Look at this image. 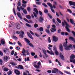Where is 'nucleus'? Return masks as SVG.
I'll use <instances>...</instances> for the list:
<instances>
[{
  "mask_svg": "<svg viewBox=\"0 0 75 75\" xmlns=\"http://www.w3.org/2000/svg\"><path fill=\"white\" fill-rule=\"evenodd\" d=\"M17 14L18 17L20 19H21V20H23V17H22V16H21V15L20 13L19 12H18L17 13Z\"/></svg>",
  "mask_w": 75,
  "mask_h": 75,
  "instance_id": "9d476101",
  "label": "nucleus"
},
{
  "mask_svg": "<svg viewBox=\"0 0 75 75\" xmlns=\"http://www.w3.org/2000/svg\"><path fill=\"white\" fill-rule=\"evenodd\" d=\"M44 12L45 13H48V10H47V9H44Z\"/></svg>",
  "mask_w": 75,
  "mask_h": 75,
  "instance_id": "37998d69",
  "label": "nucleus"
},
{
  "mask_svg": "<svg viewBox=\"0 0 75 75\" xmlns=\"http://www.w3.org/2000/svg\"><path fill=\"white\" fill-rule=\"evenodd\" d=\"M16 27L17 29H20V28H21L20 25L18 23H17L16 24Z\"/></svg>",
  "mask_w": 75,
  "mask_h": 75,
  "instance_id": "f8f14e48",
  "label": "nucleus"
},
{
  "mask_svg": "<svg viewBox=\"0 0 75 75\" xmlns=\"http://www.w3.org/2000/svg\"><path fill=\"white\" fill-rule=\"evenodd\" d=\"M13 11L14 15L16 16V11H15V9L14 8L13 9Z\"/></svg>",
  "mask_w": 75,
  "mask_h": 75,
  "instance_id": "de8ad7c7",
  "label": "nucleus"
},
{
  "mask_svg": "<svg viewBox=\"0 0 75 75\" xmlns=\"http://www.w3.org/2000/svg\"><path fill=\"white\" fill-rule=\"evenodd\" d=\"M47 52L49 54H50V55H54V52L52 51V50H51L50 51H50H49V50H47Z\"/></svg>",
  "mask_w": 75,
  "mask_h": 75,
  "instance_id": "2eb2a0df",
  "label": "nucleus"
},
{
  "mask_svg": "<svg viewBox=\"0 0 75 75\" xmlns=\"http://www.w3.org/2000/svg\"><path fill=\"white\" fill-rule=\"evenodd\" d=\"M52 38L54 42H57V41H58V38L54 36H52Z\"/></svg>",
  "mask_w": 75,
  "mask_h": 75,
  "instance_id": "6e6552de",
  "label": "nucleus"
},
{
  "mask_svg": "<svg viewBox=\"0 0 75 75\" xmlns=\"http://www.w3.org/2000/svg\"><path fill=\"white\" fill-rule=\"evenodd\" d=\"M42 50L44 54H46V50H45L43 49H42Z\"/></svg>",
  "mask_w": 75,
  "mask_h": 75,
  "instance_id": "72a5a7b5",
  "label": "nucleus"
},
{
  "mask_svg": "<svg viewBox=\"0 0 75 75\" xmlns=\"http://www.w3.org/2000/svg\"><path fill=\"white\" fill-rule=\"evenodd\" d=\"M17 5L18 6H21V3L20 1L18 2Z\"/></svg>",
  "mask_w": 75,
  "mask_h": 75,
  "instance_id": "a18cd8bd",
  "label": "nucleus"
},
{
  "mask_svg": "<svg viewBox=\"0 0 75 75\" xmlns=\"http://www.w3.org/2000/svg\"><path fill=\"white\" fill-rule=\"evenodd\" d=\"M13 38L14 39V40H17V38L15 36H13Z\"/></svg>",
  "mask_w": 75,
  "mask_h": 75,
  "instance_id": "c03bdc74",
  "label": "nucleus"
},
{
  "mask_svg": "<svg viewBox=\"0 0 75 75\" xmlns=\"http://www.w3.org/2000/svg\"><path fill=\"white\" fill-rule=\"evenodd\" d=\"M14 72L15 73H16L17 75H19L20 74V72L17 70H15Z\"/></svg>",
  "mask_w": 75,
  "mask_h": 75,
  "instance_id": "4be33fe9",
  "label": "nucleus"
},
{
  "mask_svg": "<svg viewBox=\"0 0 75 75\" xmlns=\"http://www.w3.org/2000/svg\"><path fill=\"white\" fill-rule=\"evenodd\" d=\"M26 17L28 19H30L31 18V16L29 15L26 16Z\"/></svg>",
  "mask_w": 75,
  "mask_h": 75,
  "instance_id": "473e14b6",
  "label": "nucleus"
},
{
  "mask_svg": "<svg viewBox=\"0 0 75 75\" xmlns=\"http://www.w3.org/2000/svg\"><path fill=\"white\" fill-rule=\"evenodd\" d=\"M1 44H2V45H4V44H6L5 40H4V39H2L1 40Z\"/></svg>",
  "mask_w": 75,
  "mask_h": 75,
  "instance_id": "aec40b11",
  "label": "nucleus"
},
{
  "mask_svg": "<svg viewBox=\"0 0 75 75\" xmlns=\"http://www.w3.org/2000/svg\"><path fill=\"white\" fill-rule=\"evenodd\" d=\"M33 11H35V12L36 13H35L33 12V14L34 15V16H35V17H37V15H38V11L37 10V9L36 8H34V9Z\"/></svg>",
  "mask_w": 75,
  "mask_h": 75,
  "instance_id": "423d86ee",
  "label": "nucleus"
},
{
  "mask_svg": "<svg viewBox=\"0 0 75 75\" xmlns=\"http://www.w3.org/2000/svg\"><path fill=\"white\" fill-rule=\"evenodd\" d=\"M52 30L51 29L50 30L51 31V32H53L54 33V31H56L57 30V29L55 28H52Z\"/></svg>",
  "mask_w": 75,
  "mask_h": 75,
  "instance_id": "b1692460",
  "label": "nucleus"
},
{
  "mask_svg": "<svg viewBox=\"0 0 75 75\" xmlns=\"http://www.w3.org/2000/svg\"><path fill=\"white\" fill-rule=\"evenodd\" d=\"M24 20H25V21H26V22H28V21L26 18H24L23 19Z\"/></svg>",
  "mask_w": 75,
  "mask_h": 75,
  "instance_id": "e2e57ef3",
  "label": "nucleus"
},
{
  "mask_svg": "<svg viewBox=\"0 0 75 75\" xmlns=\"http://www.w3.org/2000/svg\"><path fill=\"white\" fill-rule=\"evenodd\" d=\"M4 70L5 71L7 72V71H8V69L7 68H5L4 69Z\"/></svg>",
  "mask_w": 75,
  "mask_h": 75,
  "instance_id": "c9c22d12",
  "label": "nucleus"
},
{
  "mask_svg": "<svg viewBox=\"0 0 75 75\" xmlns=\"http://www.w3.org/2000/svg\"><path fill=\"white\" fill-rule=\"evenodd\" d=\"M22 3L23 4H26V3H27V1H25L24 0H22Z\"/></svg>",
  "mask_w": 75,
  "mask_h": 75,
  "instance_id": "5fc2aeb1",
  "label": "nucleus"
},
{
  "mask_svg": "<svg viewBox=\"0 0 75 75\" xmlns=\"http://www.w3.org/2000/svg\"><path fill=\"white\" fill-rule=\"evenodd\" d=\"M57 20L59 24H61V20H59V18H57Z\"/></svg>",
  "mask_w": 75,
  "mask_h": 75,
  "instance_id": "bb28decb",
  "label": "nucleus"
},
{
  "mask_svg": "<svg viewBox=\"0 0 75 75\" xmlns=\"http://www.w3.org/2000/svg\"><path fill=\"white\" fill-rule=\"evenodd\" d=\"M19 69H23L24 67L21 65H19L18 66Z\"/></svg>",
  "mask_w": 75,
  "mask_h": 75,
  "instance_id": "5701e85b",
  "label": "nucleus"
},
{
  "mask_svg": "<svg viewBox=\"0 0 75 75\" xmlns=\"http://www.w3.org/2000/svg\"><path fill=\"white\" fill-rule=\"evenodd\" d=\"M27 35H28V37H30V38L31 39H32V40H33V37H32V35H31V34H30V33L28 32L27 33Z\"/></svg>",
  "mask_w": 75,
  "mask_h": 75,
  "instance_id": "dca6fc26",
  "label": "nucleus"
},
{
  "mask_svg": "<svg viewBox=\"0 0 75 75\" xmlns=\"http://www.w3.org/2000/svg\"><path fill=\"white\" fill-rule=\"evenodd\" d=\"M39 30L40 31H43V28L42 27H40L39 28Z\"/></svg>",
  "mask_w": 75,
  "mask_h": 75,
  "instance_id": "f704fd0d",
  "label": "nucleus"
},
{
  "mask_svg": "<svg viewBox=\"0 0 75 75\" xmlns=\"http://www.w3.org/2000/svg\"><path fill=\"white\" fill-rule=\"evenodd\" d=\"M17 9L19 11H20V7L17 6Z\"/></svg>",
  "mask_w": 75,
  "mask_h": 75,
  "instance_id": "6e6d98bb",
  "label": "nucleus"
},
{
  "mask_svg": "<svg viewBox=\"0 0 75 75\" xmlns=\"http://www.w3.org/2000/svg\"><path fill=\"white\" fill-rule=\"evenodd\" d=\"M47 41L49 42V43H50V42H51V39H50V37L48 38Z\"/></svg>",
  "mask_w": 75,
  "mask_h": 75,
  "instance_id": "58836bf2",
  "label": "nucleus"
},
{
  "mask_svg": "<svg viewBox=\"0 0 75 75\" xmlns=\"http://www.w3.org/2000/svg\"><path fill=\"white\" fill-rule=\"evenodd\" d=\"M31 55L32 56H34L35 55V53L31 52Z\"/></svg>",
  "mask_w": 75,
  "mask_h": 75,
  "instance_id": "0e129e2a",
  "label": "nucleus"
},
{
  "mask_svg": "<svg viewBox=\"0 0 75 75\" xmlns=\"http://www.w3.org/2000/svg\"><path fill=\"white\" fill-rule=\"evenodd\" d=\"M18 45H19V46H20V47H22L21 44V42H20V41H18Z\"/></svg>",
  "mask_w": 75,
  "mask_h": 75,
  "instance_id": "4c0bfd02",
  "label": "nucleus"
},
{
  "mask_svg": "<svg viewBox=\"0 0 75 75\" xmlns=\"http://www.w3.org/2000/svg\"><path fill=\"white\" fill-rule=\"evenodd\" d=\"M47 4L50 7L51 10L52 11L53 13H55V11H54V9H52V8H53V6H52V4H51L50 3H47Z\"/></svg>",
  "mask_w": 75,
  "mask_h": 75,
  "instance_id": "39448f33",
  "label": "nucleus"
},
{
  "mask_svg": "<svg viewBox=\"0 0 75 75\" xmlns=\"http://www.w3.org/2000/svg\"><path fill=\"white\" fill-rule=\"evenodd\" d=\"M26 52V51H25V50L24 49V48H23L22 51V53L23 54V56H25V57H26L27 56V55L25 54Z\"/></svg>",
  "mask_w": 75,
  "mask_h": 75,
  "instance_id": "1a4fd4ad",
  "label": "nucleus"
},
{
  "mask_svg": "<svg viewBox=\"0 0 75 75\" xmlns=\"http://www.w3.org/2000/svg\"><path fill=\"white\" fill-rule=\"evenodd\" d=\"M63 47L62 46V45L60 44L59 45V49L61 51H63Z\"/></svg>",
  "mask_w": 75,
  "mask_h": 75,
  "instance_id": "a211bd4d",
  "label": "nucleus"
},
{
  "mask_svg": "<svg viewBox=\"0 0 75 75\" xmlns=\"http://www.w3.org/2000/svg\"><path fill=\"white\" fill-rule=\"evenodd\" d=\"M55 53L56 55H58L59 54V53H58V51L57 50H55Z\"/></svg>",
  "mask_w": 75,
  "mask_h": 75,
  "instance_id": "ea45409f",
  "label": "nucleus"
},
{
  "mask_svg": "<svg viewBox=\"0 0 75 75\" xmlns=\"http://www.w3.org/2000/svg\"><path fill=\"white\" fill-rule=\"evenodd\" d=\"M35 34L36 36H37V37H40V35L38 34H37V33H35Z\"/></svg>",
  "mask_w": 75,
  "mask_h": 75,
  "instance_id": "8fccbe9b",
  "label": "nucleus"
},
{
  "mask_svg": "<svg viewBox=\"0 0 75 75\" xmlns=\"http://www.w3.org/2000/svg\"><path fill=\"white\" fill-rule=\"evenodd\" d=\"M58 71V69L55 68H54L53 70H52V74H55V73H57V72Z\"/></svg>",
  "mask_w": 75,
  "mask_h": 75,
  "instance_id": "9b49d317",
  "label": "nucleus"
},
{
  "mask_svg": "<svg viewBox=\"0 0 75 75\" xmlns=\"http://www.w3.org/2000/svg\"><path fill=\"white\" fill-rule=\"evenodd\" d=\"M68 39H66L65 41H66V42H64L63 44V46L65 47V49L66 50H69V48H72V45H69L68 46H67V42Z\"/></svg>",
  "mask_w": 75,
  "mask_h": 75,
  "instance_id": "f257e3e1",
  "label": "nucleus"
},
{
  "mask_svg": "<svg viewBox=\"0 0 75 75\" xmlns=\"http://www.w3.org/2000/svg\"><path fill=\"white\" fill-rule=\"evenodd\" d=\"M26 26H27V27H30V28H31V25H30L28 23H26Z\"/></svg>",
  "mask_w": 75,
  "mask_h": 75,
  "instance_id": "7c9ffc66",
  "label": "nucleus"
},
{
  "mask_svg": "<svg viewBox=\"0 0 75 75\" xmlns=\"http://www.w3.org/2000/svg\"><path fill=\"white\" fill-rule=\"evenodd\" d=\"M64 22H62V25L63 27H64L65 26V25H66V28L67 31L69 32H70V30H69V29L68 28V27H69V25L66 22V21H65L64 20Z\"/></svg>",
  "mask_w": 75,
  "mask_h": 75,
  "instance_id": "f03ea898",
  "label": "nucleus"
},
{
  "mask_svg": "<svg viewBox=\"0 0 75 75\" xmlns=\"http://www.w3.org/2000/svg\"><path fill=\"white\" fill-rule=\"evenodd\" d=\"M3 55V52L1 51H0V55L2 56Z\"/></svg>",
  "mask_w": 75,
  "mask_h": 75,
  "instance_id": "69168bd1",
  "label": "nucleus"
},
{
  "mask_svg": "<svg viewBox=\"0 0 75 75\" xmlns=\"http://www.w3.org/2000/svg\"><path fill=\"white\" fill-rule=\"evenodd\" d=\"M60 57L61 58V59L62 60H64V56L62 55V54L61 53H60Z\"/></svg>",
  "mask_w": 75,
  "mask_h": 75,
  "instance_id": "6ab92c4d",
  "label": "nucleus"
},
{
  "mask_svg": "<svg viewBox=\"0 0 75 75\" xmlns=\"http://www.w3.org/2000/svg\"><path fill=\"white\" fill-rule=\"evenodd\" d=\"M9 72H7V74H8V75H10L12 74V71H9Z\"/></svg>",
  "mask_w": 75,
  "mask_h": 75,
  "instance_id": "c85d7f7f",
  "label": "nucleus"
},
{
  "mask_svg": "<svg viewBox=\"0 0 75 75\" xmlns=\"http://www.w3.org/2000/svg\"><path fill=\"white\" fill-rule=\"evenodd\" d=\"M20 8H21V10L22 11H23L24 10V8H23V7H22V6H21V7H20Z\"/></svg>",
  "mask_w": 75,
  "mask_h": 75,
  "instance_id": "338daca9",
  "label": "nucleus"
},
{
  "mask_svg": "<svg viewBox=\"0 0 75 75\" xmlns=\"http://www.w3.org/2000/svg\"><path fill=\"white\" fill-rule=\"evenodd\" d=\"M75 58V56L74 54H71L70 57V62H72L73 64H75V59H74Z\"/></svg>",
  "mask_w": 75,
  "mask_h": 75,
  "instance_id": "7ed1b4c3",
  "label": "nucleus"
},
{
  "mask_svg": "<svg viewBox=\"0 0 75 75\" xmlns=\"http://www.w3.org/2000/svg\"><path fill=\"white\" fill-rule=\"evenodd\" d=\"M69 4L70 6H75V2H73L71 1H69Z\"/></svg>",
  "mask_w": 75,
  "mask_h": 75,
  "instance_id": "f3484780",
  "label": "nucleus"
},
{
  "mask_svg": "<svg viewBox=\"0 0 75 75\" xmlns=\"http://www.w3.org/2000/svg\"><path fill=\"white\" fill-rule=\"evenodd\" d=\"M42 5L45 6V7H48V6H47V5L44 3L42 4Z\"/></svg>",
  "mask_w": 75,
  "mask_h": 75,
  "instance_id": "3c124183",
  "label": "nucleus"
},
{
  "mask_svg": "<svg viewBox=\"0 0 75 75\" xmlns=\"http://www.w3.org/2000/svg\"><path fill=\"white\" fill-rule=\"evenodd\" d=\"M30 32L31 34H32V35H34V33H33V32L32 31L30 30Z\"/></svg>",
  "mask_w": 75,
  "mask_h": 75,
  "instance_id": "052dcab7",
  "label": "nucleus"
},
{
  "mask_svg": "<svg viewBox=\"0 0 75 75\" xmlns=\"http://www.w3.org/2000/svg\"><path fill=\"white\" fill-rule=\"evenodd\" d=\"M23 12L24 14H27V11L25 9L23 11Z\"/></svg>",
  "mask_w": 75,
  "mask_h": 75,
  "instance_id": "4d7b16f0",
  "label": "nucleus"
},
{
  "mask_svg": "<svg viewBox=\"0 0 75 75\" xmlns=\"http://www.w3.org/2000/svg\"><path fill=\"white\" fill-rule=\"evenodd\" d=\"M64 73H66V74H68L69 75H71V73L69 71H64Z\"/></svg>",
  "mask_w": 75,
  "mask_h": 75,
  "instance_id": "393cba45",
  "label": "nucleus"
},
{
  "mask_svg": "<svg viewBox=\"0 0 75 75\" xmlns=\"http://www.w3.org/2000/svg\"><path fill=\"white\" fill-rule=\"evenodd\" d=\"M39 13L40 15H41V16H42V12H41V11H39Z\"/></svg>",
  "mask_w": 75,
  "mask_h": 75,
  "instance_id": "680f3d73",
  "label": "nucleus"
},
{
  "mask_svg": "<svg viewBox=\"0 0 75 75\" xmlns=\"http://www.w3.org/2000/svg\"><path fill=\"white\" fill-rule=\"evenodd\" d=\"M54 4L53 5V6L54 7V8H56L55 7V5L57 4V2H54Z\"/></svg>",
  "mask_w": 75,
  "mask_h": 75,
  "instance_id": "c756f323",
  "label": "nucleus"
},
{
  "mask_svg": "<svg viewBox=\"0 0 75 75\" xmlns=\"http://www.w3.org/2000/svg\"><path fill=\"white\" fill-rule=\"evenodd\" d=\"M38 21L39 22H41L42 23L44 21V18H42V17L41 16L39 18Z\"/></svg>",
  "mask_w": 75,
  "mask_h": 75,
  "instance_id": "ddd939ff",
  "label": "nucleus"
},
{
  "mask_svg": "<svg viewBox=\"0 0 75 75\" xmlns=\"http://www.w3.org/2000/svg\"><path fill=\"white\" fill-rule=\"evenodd\" d=\"M25 61H27H27H30V59H29V57H28L27 58H25Z\"/></svg>",
  "mask_w": 75,
  "mask_h": 75,
  "instance_id": "603ef678",
  "label": "nucleus"
},
{
  "mask_svg": "<svg viewBox=\"0 0 75 75\" xmlns=\"http://www.w3.org/2000/svg\"><path fill=\"white\" fill-rule=\"evenodd\" d=\"M42 2H40V1H38V2H36V4H38L39 5H40V4H41V3Z\"/></svg>",
  "mask_w": 75,
  "mask_h": 75,
  "instance_id": "a19ab883",
  "label": "nucleus"
},
{
  "mask_svg": "<svg viewBox=\"0 0 75 75\" xmlns=\"http://www.w3.org/2000/svg\"><path fill=\"white\" fill-rule=\"evenodd\" d=\"M36 63H37V62H34L33 63V65L35 68H37V69H38L40 67H39V66H37V65H36Z\"/></svg>",
  "mask_w": 75,
  "mask_h": 75,
  "instance_id": "0eeeda50",
  "label": "nucleus"
},
{
  "mask_svg": "<svg viewBox=\"0 0 75 75\" xmlns=\"http://www.w3.org/2000/svg\"><path fill=\"white\" fill-rule=\"evenodd\" d=\"M46 32L47 33V34H50V30H49V29H46L45 30Z\"/></svg>",
  "mask_w": 75,
  "mask_h": 75,
  "instance_id": "2f4dec72",
  "label": "nucleus"
},
{
  "mask_svg": "<svg viewBox=\"0 0 75 75\" xmlns=\"http://www.w3.org/2000/svg\"><path fill=\"white\" fill-rule=\"evenodd\" d=\"M4 59L5 61H7L8 59V57L7 56H4Z\"/></svg>",
  "mask_w": 75,
  "mask_h": 75,
  "instance_id": "cd10ccee",
  "label": "nucleus"
},
{
  "mask_svg": "<svg viewBox=\"0 0 75 75\" xmlns=\"http://www.w3.org/2000/svg\"><path fill=\"white\" fill-rule=\"evenodd\" d=\"M22 6L23 8H25L26 7V4H22Z\"/></svg>",
  "mask_w": 75,
  "mask_h": 75,
  "instance_id": "09e8293b",
  "label": "nucleus"
},
{
  "mask_svg": "<svg viewBox=\"0 0 75 75\" xmlns=\"http://www.w3.org/2000/svg\"><path fill=\"white\" fill-rule=\"evenodd\" d=\"M23 35H23V34H22V35H19V36H20V38H23Z\"/></svg>",
  "mask_w": 75,
  "mask_h": 75,
  "instance_id": "774afa93",
  "label": "nucleus"
},
{
  "mask_svg": "<svg viewBox=\"0 0 75 75\" xmlns=\"http://www.w3.org/2000/svg\"><path fill=\"white\" fill-rule=\"evenodd\" d=\"M27 10H28V11H30V10H31V9H30V7H28L27 8Z\"/></svg>",
  "mask_w": 75,
  "mask_h": 75,
  "instance_id": "13d9d810",
  "label": "nucleus"
},
{
  "mask_svg": "<svg viewBox=\"0 0 75 75\" xmlns=\"http://www.w3.org/2000/svg\"><path fill=\"white\" fill-rule=\"evenodd\" d=\"M16 33L18 34H23V35H24V31L22 30H21L20 32L17 31H16Z\"/></svg>",
  "mask_w": 75,
  "mask_h": 75,
  "instance_id": "4468645a",
  "label": "nucleus"
},
{
  "mask_svg": "<svg viewBox=\"0 0 75 75\" xmlns=\"http://www.w3.org/2000/svg\"><path fill=\"white\" fill-rule=\"evenodd\" d=\"M11 64L12 65H13V66H16L17 65V63L13 62H10Z\"/></svg>",
  "mask_w": 75,
  "mask_h": 75,
  "instance_id": "412c9836",
  "label": "nucleus"
},
{
  "mask_svg": "<svg viewBox=\"0 0 75 75\" xmlns=\"http://www.w3.org/2000/svg\"><path fill=\"white\" fill-rule=\"evenodd\" d=\"M38 25L37 24H35L34 25V27L35 28H37L38 27Z\"/></svg>",
  "mask_w": 75,
  "mask_h": 75,
  "instance_id": "864d4df0",
  "label": "nucleus"
},
{
  "mask_svg": "<svg viewBox=\"0 0 75 75\" xmlns=\"http://www.w3.org/2000/svg\"><path fill=\"white\" fill-rule=\"evenodd\" d=\"M67 11H68V12L70 13H72V12L71 10L69 9H67Z\"/></svg>",
  "mask_w": 75,
  "mask_h": 75,
  "instance_id": "79ce46f5",
  "label": "nucleus"
},
{
  "mask_svg": "<svg viewBox=\"0 0 75 75\" xmlns=\"http://www.w3.org/2000/svg\"><path fill=\"white\" fill-rule=\"evenodd\" d=\"M69 39L71 40L72 41H74V38H73L71 37H69Z\"/></svg>",
  "mask_w": 75,
  "mask_h": 75,
  "instance_id": "e433bc0d",
  "label": "nucleus"
},
{
  "mask_svg": "<svg viewBox=\"0 0 75 75\" xmlns=\"http://www.w3.org/2000/svg\"><path fill=\"white\" fill-rule=\"evenodd\" d=\"M14 16L12 15H11L10 16V20H14Z\"/></svg>",
  "mask_w": 75,
  "mask_h": 75,
  "instance_id": "a878e982",
  "label": "nucleus"
},
{
  "mask_svg": "<svg viewBox=\"0 0 75 75\" xmlns=\"http://www.w3.org/2000/svg\"><path fill=\"white\" fill-rule=\"evenodd\" d=\"M24 40L27 42V44H28V45L30 46V47H34V46L30 42L28 39L26 38H25Z\"/></svg>",
  "mask_w": 75,
  "mask_h": 75,
  "instance_id": "20e7f679",
  "label": "nucleus"
},
{
  "mask_svg": "<svg viewBox=\"0 0 75 75\" xmlns=\"http://www.w3.org/2000/svg\"><path fill=\"white\" fill-rule=\"evenodd\" d=\"M41 62H38V65L37 66H39V67H40V65H41Z\"/></svg>",
  "mask_w": 75,
  "mask_h": 75,
  "instance_id": "49530a36",
  "label": "nucleus"
},
{
  "mask_svg": "<svg viewBox=\"0 0 75 75\" xmlns=\"http://www.w3.org/2000/svg\"><path fill=\"white\" fill-rule=\"evenodd\" d=\"M0 64L1 65H2V64H3V62L2 61V60H1V59H0Z\"/></svg>",
  "mask_w": 75,
  "mask_h": 75,
  "instance_id": "bf43d9fd",
  "label": "nucleus"
}]
</instances>
